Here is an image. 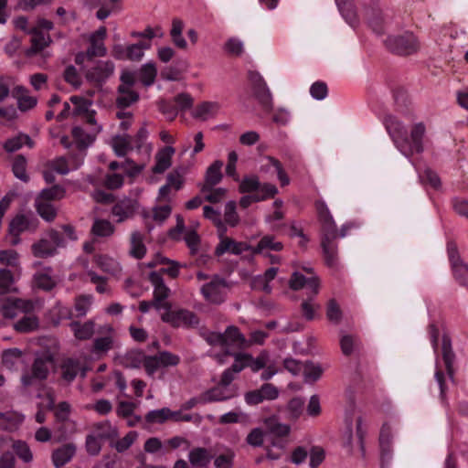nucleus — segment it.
<instances>
[{"label": "nucleus", "mask_w": 468, "mask_h": 468, "mask_svg": "<svg viewBox=\"0 0 468 468\" xmlns=\"http://www.w3.org/2000/svg\"><path fill=\"white\" fill-rule=\"evenodd\" d=\"M318 218L322 224V248L324 251L325 263L329 267H335L337 264V229L335 222L330 213V210L322 199L314 203Z\"/></svg>", "instance_id": "nucleus-1"}, {"label": "nucleus", "mask_w": 468, "mask_h": 468, "mask_svg": "<svg viewBox=\"0 0 468 468\" xmlns=\"http://www.w3.org/2000/svg\"><path fill=\"white\" fill-rule=\"evenodd\" d=\"M229 374H221L220 379L216 386L201 393L203 404L226 401L239 395V388L237 385L232 384Z\"/></svg>", "instance_id": "nucleus-2"}, {"label": "nucleus", "mask_w": 468, "mask_h": 468, "mask_svg": "<svg viewBox=\"0 0 468 468\" xmlns=\"http://www.w3.org/2000/svg\"><path fill=\"white\" fill-rule=\"evenodd\" d=\"M229 290V282L218 275H214L205 283L201 289L204 299L213 304H220L225 302Z\"/></svg>", "instance_id": "nucleus-3"}, {"label": "nucleus", "mask_w": 468, "mask_h": 468, "mask_svg": "<svg viewBox=\"0 0 468 468\" xmlns=\"http://www.w3.org/2000/svg\"><path fill=\"white\" fill-rule=\"evenodd\" d=\"M165 310L166 312L162 314L161 319L163 322L169 324L173 327L190 329L196 328L199 324L198 316L190 310H171V307Z\"/></svg>", "instance_id": "nucleus-4"}, {"label": "nucleus", "mask_w": 468, "mask_h": 468, "mask_svg": "<svg viewBox=\"0 0 468 468\" xmlns=\"http://www.w3.org/2000/svg\"><path fill=\"white\" fill-rule=\"evenodd\" d=\"M385 46L389 51L399 55H411L420 48L416 37L411 33L389 36L385 40Z\"/></svg>", "instance_id": "nucleus-5"}, {"label": "nucleus", "mask_w": 468, "mask_h": 468, "mask_svg": "<svg viewBox=\"0 0 468 468\" xmlns=\"http://www.w3.org/2000/svg\"><path fill=\"white\" fill-rule=\"evenodd\" d=\"M179 363L180 356L168 351L159 352L154 356H143V366L150 377H153L160 368L176 367Z\"/></svg>", "instance_id": "nucleus-6"}, {"label": "nucleus", "mask_w": 468, "mask_h": 468, "mask_svg": "<svg viewBox=\"0 0 468 468\" xmlns=\"http://www.w3.org/2000/svg\"><path fill=\"white\" fill-rule=\"evenodd\" d=\"M98 334L100 336L96 337L92 343L91 352L93 354L102 356L117 346L116 331L112 324L101 325Z\"/></svg>", "instance_id": "nucleus-7"}, {"label": "nucleus", "mask_w": 468, "mask_h": 468, "mask_svg": "<svg viewBox=\"0 0 468 468\" xmlns=\"http://www.w3.org/2000/svg\"><path fill=\"white\" fill-rule=\"evenodd\" d=\"M248 78L250 82L254 97L264 109L271 110L273 104L272 94L262 76L257 71H250Z\"/></svg>", "instance_id": "nucleus-8"}, {"label": "nucleus", "mask_w": 468, "mask_h": 468, "mask_svg": "<svg viewBox=\"0 0 468 468\" xmlns=\"http://www.w3.org/2000/svg\"><path fill=\"white\" fill-rule=\"evenodd\" d=\"M447 253L454 278L461 285L468 286V265L461 258L454 241L447 243Z\"/></svg>", "instance_id": "nucleus-9"}, {"label": "nucleus", "mask_w": 468, "mask_h": 468, "mask_svg": "<svg viewBox=\"0 0 468 468\" xmlns=\"http://www.w3.org/2000/svg\"><path fill=\"white\" fill-rule=\"evenodd\" d=\"M53 359L50 355H42L37 356L32 365V373H26L22 376L21 381L24 386H31L34 383V379H45L47 378L49 368L52 365Z\"/></svg>", "instance_id": "nucleus-10"}, {"label": "nucleus", "mask_w": 468, "mask_h": 468, "mask_svg": "<svg viewBox=\"0 0 468 468\" xmlns=\"http://www.w3.org/2000/svg\"><path fill=\"white\" fill-rule=\"evenodd\" d=\"M114 64L110 60H101L85 72L86 80L94 87H101V85L113 74Z\"/></svg>", "instance_id": "nucleus-11"}, {"label": "nucleus", "mask_w": 468, "mask_h": 468, "mask_svg": "<svg viewBox=\"0 0 468 468\" xmlns=\"http://www.w3.org/2000/svg\"><path fill=\"white\" fill-rule=\"evenodd\" d=\"M303 270L310 274L309 277H305L299 271H294L292 274L290 280V287L292 290H300L302 288H306L311 291V293L314 296L319 292L320 281L319 278L314 275L313 268L311 267H303Z\"/></svg>", "instance_id": "nucleus-12"}, {"label": "nucleus", "mask_w": 468, "mask_h": 468, "mask_svg": "<svg viewBox=\"0 0 468 468\" xmlns=\"http://www.w3.org/2000/svg\"><path fill=\"white\" fill-rule=\"evenodd\" d=\"M149 281L154 286V308L160 310L161 308L169 309L170 303L165 302L169 296L170 289L165 284L164 279L157 271H152L149 274Z\"/></svg>", "instance_id": "nucleus-13"}, {"label": "nucleus", "mask_w": 468, "mask_h": 468, "mask_svg": "<svg viewBox=\"0 0 468 468\" xmlns=\"http://www.w3.org/2000/svg\"><path fill=\"white\" fill-rule=\"evenodd\" d=\"M33 309L34 303L31 301L10 298L1 303L0 314L5 318L13 319L19 313H29Z\"/></svg>", "instance_id": "nucleus-14"}, {"label": "nucleus", "mask_w": 468, "mask_h": 468, "mask_svg": "<svg viewBox=\"0 0 468 468\" xmlns=\"http://www.w3.org/2000/svg\"><path fill=\"white\" fill-rule=\"evenodd\" d=\"M385 126L397 147L408 155L404 151V147L408 144V133L403 123L394 116H388L385 119Z\"/></svg>", "instance_id": "nucleus-15"}, {"label": "nucleus", "mask_w": 468, "mask_h": 468, "mask_svg": "<svg viewBox=\"0 0 468 468\" xmlns=\"http://www.w3.org/2000/svg\"><path fill=\"white\" fill-rule=\"evenodd\" d=\"M106 36L107 29L105 27H100L90 35V46L87 48L89 59H92L94 57H104L107 54V48L104 45Z\"/></svg>", "instance_id": "nucleus-16"}, {"label": "nucleus", "mask_w": 468, "mask_h": 468, "mask_svg": "<svg viewBox=\"0 0 468 468\" xmlns=\"http://www.w3.org/2000/svg\"><path fill=\"white\" fill-rule=\"evenodd\" d=\"M363 5L365 6V15L370 27L373 28L375 32H377L378 34H381L382 16L381 11L378 7V1L363 0Z\"/></svg>", "instance_id": "nucleus-17"}, {"label": "nucleus", "mask_w": 468, "mask_h": 468, "mask_svg": "<svg viewBox=\"0 0 468 468\" xmlns=\"http://www.w3.org/2000/svg\"><path fill=\"white\" fill-rule=\"evenodd\" d=\"M37 227V220L25 214L16 215L9 223V232L12 235H19L25 230H34Z\"/></svg>", "instance_id": "nucleus-18"}, {"label": "nucleus", "mask_w": 468, "mask_h": 468, "mask_svg": "<svg viewBox=\"0 0 468 468\" xmlns=\"http://www.w3.org/2000/svg\"><path fill=\"white\" fill-rule=\"evenodd\" d=\"M250 247L245 242H238L229 238H222L218 245L216 247L215 253L217 256H221L226 252L234 255H239L247 251Z\"/></svg>", "instance_id": "nucleus-19"}, {"label": "nucleus", "mask_w": 468, "mask_h": 468, "mask_svg": "<svg viewBox=\"0 0 468 468\" xmlns=\"http://www.w3.org/2000/svg\"><path fill=\"white\" fill-rule=\"evenodd\" d=\"M136 209V202L132 199H123L116 203L112 208V214L116 221L121 223L132 218Z\"/></svg>", "instance_id": "nucleus-20"}, {"label": "nucleus", "mask_w": 468, "mask_h": 468, "mask_svg": "<svg viewBox=\"0 0 468 468\" xmlns=\"http://www.w3.org/2000/svg\"><path fill=\"white\" fill-rule=\"evenodd\" d=\"M77 447L74 443H66L52 452V463L58 468L69 463L76 454Z\"/></svg>", "instance_id": "nucleus-21"}, {"label": "nucleus", "mask_w": 468, "mask_h": 468, "mask_svg": "<svg viewBox=\"0 0 468 468\" xmlns=\"http://www.w3.org/2000/svg\"><path fill=\"white\" fill-rule=\"evenodd\" d=\"M426 127L423 122L415 123L411 130L408 144H410V153H421L423 151V138L425 136Z\"/></svg>", "instance_id": "nucleus-22"}, {"label": "nucleus", "mask_w": 468, "mask_h": 468, "mask_svg": "<svg viewBox=\"0 0 468 468\" xmlns=\"http://www.w3.org/2000/svg\"><path fill=\"white\" fill-rule=\"evenodd\" d=\"M94 436L104 441H112L119 435L118 430L115 426L108 420L96 422L91 427V431Z\"/></svg>", "instance_id": "nucleus-23"}, {"label": "nucleus", "mask_w": 468, "mask_h": 468, "mask_svg": "<svg viewBox=\"0 0 468 468\" xmlns=\"http://www.w3.org/2000/svg\"><path fill=\"white\" fill-rule=\"evenodd\" d=\"M69 328L76 339L88 340L95 332V323L92 320L84 323L74 321L69 324Z\"/></svg>", "instance_id": "nucleus-24"}, {"label": "nucleus", "mask_w": 468, "mask_h": 468, "mask_svg": "<svg viewBox=\"0 0 468 468\" xmlns=\"http://www.w3.org/2000/svg\"><path fill=\"white\" fill-rule=\"evenodd\" d=\"M219 111V104L215 101H203L202 103L196 106L192 112V116L195 119L201 121H207L214 118Z\"/></svg>", "instance_id": "nucleus-25"}, {"label": "nucleus", "mask_w": 468, "mask_h": 468, "mask_svg": "<svg viewBox=\"0 0 468 468\" xmlns=\"http://www.w3.org/2000/svg\"><path fill=\"white\" fill-rule=\"evenodd\" d=\"M175 154V149L172 146H166L161 149L155 154V165L153 167V172L155 174H162L171 166L172 156Z\"/></svg>", "instance_id": "nucleus-26"}, {"label": "nucleus", "mask_w": 468, "mask_h": 468, "mask_svg": "<svg viewBox=\"0 0 468 468\" xmlns=\"http://www.w3.org/2000/svg\"><path fill=\"white\" fill-rule=\"evenodd\" d=\"M223 163L219 160L215 161L207 170L206 182L201 188L202 193H206L207 189H210L222 179L221 168Z\"/></svg>", "instance_id": "nucleus-27"}, {"label": "nucleus", "mask_w": 468, "mask_h": 468, "mask_svg": "<svg viewBox=\"0 0 468 468\" xmlns=\"http://www.w3.org/2000/svg\"><path fill=\"white\" fill-rule=\"evenodd\" d=\"M72 136L77 145V148L80 152V159L82 160L85 149L93 143L96 135H94L90 132H85L80 127H74L72 129Z\"/></svg>", "instance_id": "nucleus-28"}, {"label": "nucleus", "mask_w": 468, "mask_h": 468, "mask_svg": "<svg viewBox=\"0 0 468 468\" xmlns=\"http://www.w3.org/2000/svg\"><path fill=\"white\" fill-rule=\"evenodd\" d=\"M24 419V415L16 411L0 412V428L5 431H14L22 424Z\"/></svg>", "instance_id": "nucleus-29"}, {"label": "nucleus", "mask_w": 468, "mask_h": 468, "mask_svg": "<svg viewBox=\"0 0 468 468\" xmlns=\"http://www.w3.org/2000/svg\"><path fill=\"white\" fill-rule=\"evenodd\" d=\"M81 372L82 377H85V371L82 370L80 362L74 358H66L61 365V374L63 379L70 382L76 376Z\"/></svg>", "instance_id": "nucleus-30"}, {"label": "nucleus", "mask_w": 468, "mask_h": 468, "mask_svg": "<svg viewBox=\"0 0 468 468\" xmlns=\"http://www.w3.org/2000/svg\"><path fill=\"white\" fill-rule=\"evenodd\" d=\"M212 459L209 451L203 447L193 448L188 453V460L192 466L204 468Z\"/></svg>", "instance_id": "nucleus-31"}, {"label": "nucleus", "mask_w": 468, "mask_h": 468, "mask_svg": "<svg viewBox=\"0 0 468 468\" xmlns=\"http://www.w3.org/2000/svg\"><path fill=\"white\" fill-rule=\"evenodd\" d=\"M223 336L225 337L226 355H232L229 350L231 346L241 347L246 343L244 335L235 326H229L223 334Z\"/></svg>", "instance_id": "nucleus-32"}, {"label": "nucleus", "mask_w": 468, "mask_h": 468, "mask_svg": "<svg viewBox=\"0 0 468 468\" xmlns=\"http://www.w3.org/2000/svg\"><path fill=\"white\" fill-rule=\"evenodd\" d=\"M339 12L352 27L357 24V14L352 0H335Z\"/></svg>", "instance_id": "nucleus-33"}, {"label": "nucleus", "mask_w": 468, "mask_h": 468, "mask_svg": "<svg viewBox=\"0 0 468 468\" xmlns=\"http://www.w3.org/2000/svg\"><path fill=\"white\" fill-rule=\"evenodd\" d=\"M116 97V105L118 108L124 109L130 107L132 104L139 100V94L133 89H124L118 87Z\"/></svg>", "instance_id": "nucleus-34"}, {"label": "nucleus", "mask_w": 468, "mask_h": 468, "mask_svg": "<svg viewBox=\"0 0 468 468\" xmlns=\"http://www.w3.org/2000/svg\"><path fill=\"white\" fill-rule=\"evenodd\" d=\"M234 356V363L232 366L223 371L222 374L229 373V377L233 381L236 378V375L239 374L243 368L248 367V361L251 359V356L249 354L236 353Z\"/></svg>", "instance_id": "nucleus-35"}, {"label": "nucleus", "mask_w": 468, "mask_h": 468, "mask_svg": "<svg viewBox=\"0 0 468 468\" xmlns=\"http://www.w3.org/2000/svg\"><path fill=\"white\" fill-rule=\"evenodd\" d=\"M130 254L135 259H142L146 253V248L144 244V236L139 231H133L130 239Z\"/></svg>", "instance_id": "nucleus-36"}, {"label": "nucleus", "mask_w": 468, "mask_h": 468, "mask_svg": "<svg viewBox=\"0 0 468 468\" xmlns=\"http://www.w3.org/2000/svg\"><path fill=\"white\" fill-rule=\"evenodd\" d=\"M35 206L38 215L47 221H53L57 216V209L48 200L37 197Z\"/></svg>", "instance_id": "nucleus-37"}, {"label": "nucleus", "mask_w": 468, "mask_h": 468, "mask_svg": "<svg viewBox=\"0 0 468 468\" xmlns=\"http://www.w3.org/2000/svg\"><path fill=\"white\" fill-rule=\"evenodd\" d=\"M96 263L101 269V271L112 276H117L122 271V268L119 262L106 255L98 256L96 259Z\"/></svg>", "instance_id": "nucleus-38"}, {"label": "nucleus", "mask_w": 468, "mask_h": 468, "mask_svg": "<svg viewBox=\"0 0 468 468\" xmlns=\"http://www.w3.org/2000/svg\"><path fill=\"white\" fill-rule=\"evenodd\" d=\"M24 144L32 148L34 143L28 135L18 134L7 139L4 144V149L8 153H13L19 150Z\"/></svg>", "instance_id": "nucleus-39"}, {"label": "nucleus", "mask_w": 468, "mask_h": 468, "mask_svg": "<svg viewBox=\"0 0 468 468\" xmlns=\"http://www.w3.org/2000/svg\"><path fill=\"white\" fill-rule=\"evenodd\" d=\"M442 358L449 375H452V365L455 355L452 348L451 338L447 335H443L441 339Z\"/></svg>", "instance_id": "nucleus-40"}, {"label": "nucleus", "mask_w": 468, "mask_h": 468, "mask_svg": "<svg viewBox=\"0 0 468 468\" xmlns=\"http://www.w3.org/2000/svg\"><path fill=\"white\" fill-rule=\"evenodd\" d=\"M177 415H179V412H174L168 408H163L149 411L145 416V420L149 423H164L165 420L173 419L174 416Z\"/></svg>", "instance_id": "nucleus-41"}, {"label": "nucleus", "mask_w": 468, "mask_h": 468, "mask_svg": "<svg viewBox=\"0 0 468 468\" xmlns=\"http://www.w3.org/2000/svg\"><path fill=\"white\" fill-rule=\"evenodd\" d=\"M156 75L157 69L153 62L144 64L139 69V80L146 87L154 84Z\"/></svg>", "instance_id": "nucleus-42"}, {"label": "nucleus", "mask_w": 468, "mask_h": 468, "mask_svg": "<svg viewBox=\"0 0 468 468\" xmlns=\"http://www.w3.org/2000/svg\"><path fill=\"white\" fill-rule=\"evenodd\" d=\"M114 226L106 219H95L92 227L91 233L96 237L106 238L114 233Z\"/></svg>", "instance_id": "nucleus-43"}, {"label": "nucleus", "mask_w": 468, "mask_h": 468, "mask_svg": "<svg viewBox=\"0 0 468 468\" xmlns=\"http://www.w3.org/2000/svg\"><path fill=\"white\" fill-rule=\"evenodd\" d=\"M109 168L112 171L121 169L129 176H134L138 175L142 170V167L140 165H136L133 161L130 159H126L123 162L112 161L110 163Z\"/></svg>", "instance_id": "nucleus-44"}, {"label": "nucleus", "mask_w": 468, "mask_h": 468, "mask_svg": "<svg viewBox=\"0 0 468 468\" xmlns=\"http://www.w3.org/2000/svg\"><path fill=\"white\" fill-rule=\"evenodd\" d=\"M81 161L82 160L80 159V161L75 162L72 166H69L67 159L65 157L60 156L50 161L48 163V167L52 171L57 172L58 174L67 175L71 169H77L80 166Z\"/></svg>", "instance_id": "nucleus-45"}, {"label": "nucleus", "mask_w": 468, "mask_h": 468, "mask_svg": "<svg viewBox=\"0 0 468 468\" xmlns=\"http://www.w3.org/2000/svg\"><path fill=\"white\" fill-rule=\"evenodd\" d=\"M32 251L36 257H49L55 254L56 246L48 239H41L32 245Z\"/></svg>", "instance_id": "nucleus-46"}, {"label": "nucleus", "mask_w": 468, "mask_h": 468, "mask_svg": "<svg viewBox=\"0 0 468 468\" xmlns=\"http://www.w3.org/2000/svg\"><path fill=\"white\" fill-rule=\"evenodd\" d=\"M282 247V242L276 241L272 236L267 235L261 238L258 245L251 249V251L252 253H261L264 250L280 251Z\"/></svg>", "instance_id": "nucleus-47"}, {"label": "nucleus", "mask_w": 468, "mask_h": 468, "mask_svg": "<svg viewBox=\"0 0 468 468\" xmlns=\"http://www.w3.org/2000/svg\"><path fill=\"white\" fill-rule=\"evenodd\" d=\"M151 48L150 42H140L127 46L126 60L140 61L144 55V50Z\"/></svg>", "instance_id": "nucleus-48"}, {"label": "nucleus", "mask_w": 468, "mask_h": 468, "mask_svg": "<svg viewBox=\"0 0 468 468\" xmlns=\"http://www.w3.org/2000/svg\"><path fill=\"white\" fill-rule=\"evenodd\" d=\"M38 319L35 315H25L14 324L15 329L20 333H29L38 328Z\"/></svg>", "instance_id": "nucleus-49"}, {"label": "nucleus", "mask_w": 468, "mask_h": 468, "mask_svg": "<svg viewBox=\"0 0 468 468\" xmlns=\"http://www.w3.org/2000/svg\"><path fill=\"white\" fill-rule=\"evenodd\" d=\"M93 297L91 295L82 294L75 298L74 310L76 317H83L90 310Z\"/></svg>", "instance_id": "nucleus-50"}, {"label": "nucleus", "mask_w": 468, "mask_h": 468, "mask_svg": "<svg viewBox=\"0 0 468 468\" xmlns=\"http://www.w3.org/2000/svg\"><path fill=\"white\" fill-rule=\"evenodd\" d=\"M15 278L11 271L0 269V295L16 291Z\"/></svg>", "instance_id": "nucleus-51"}, {"label": "nucleus", "mask_w": 468, "mask_h": 468, "mask_svg": "<svg viewBox=\"0 0 468 468\" xmlns=\"http://www.w3.org/2000/svg\"><path fill=\"white\" fill-rule=\"evenodd\" d=\"M112 146L118 156H124L132 149L128 135H117L113 137Z\"/></svg>", "instance_id": "nucleus-52"}, {"label": "nucleus", "mask_w": 468, "mask_h": 468, "mask_svg": "<svg viewBox=\"0 0 468 468\" xmlns=\"http://www.w3.org/2000/svg\"><path fill=\"white\" fill-rule=\"evenodd\" d=\"M326 318L335 324H338L343 318V312L335 299H330L326 304Z\"/></svg>", "instance_id": "nucleus-53"}, {"label": "nucleus", "mask_w": 468, "mask_h": 468, "mask_svg": "<svg viewBox=\"0 0 468 468\" xmlns=\"http://www.w3.org/2000/svg\"><path fill=\"white\" fill-rule=\"evenodd\" d=\"M27 159L25 156L19 154L14 159L12 169L16 177L18 179L27 182L29 177L27 174Z\"/></svg>", "instance_id": "nucleus-54"}, {"label": "nucleus", "mask_w": 468, "mask_h": 468, "mask_svg": "<svg viewBox=\"0 0 468 468\" xmlns=\"http://www.w3.org/2000/svg\"><path fill=\"white\" fill-rule=\"evenodd\" d=\"M22 351L18 348H10L4 351L2 355L3 364L9 369H12L20 361Z\"/></svg>", "instance_id": "nucleus-55"}, {"label": "nucleus", "mask_w": 468, "mask_h": 468, "mask_svg": "<svg viewBox=\"0 0 468 468\" xmlns=\"http://www.w3.org/2000/svg\"><path fill=\"white\" fill-rule=\"evenodd\" d=\"M103 441L94 436L92 433H89L85 439V450L90 456H97L100 454L102 448Z\"/></svg>", "instance_id": "nucleus-56"}, {"label": "nucleus", "mask_w": 468, "mask_h": 468, "mask_svg": "<svg viewBox=\"0 0 468 468\" xmlns=\"http://www.w3.org/2000/svg\"><path fill=\"white\" fill-rule=\"evenodd\" d=\"M64 196L65 189L58 185H55L49 188L43 189L38 197L51 202L52 200H59Z\"/></svg>", "instance_id": "nucleus-57"}, {"label": "nucleus", "mask_w": 468, "mask_h": 468, "mask_svg": "<svg viewBox=\"0 0 468 468\" xmlns=\"http://www.w3.org/2000/svg\"><path fill=\"white\" fill-rule=\"evenodd\" d=\"M224 50L230 56L239 57L244 51L243 42L237 37H230L224 44Z\"/></svg>", "instance_id": "nucleus-58"}, {"label": "nucleus", "mask_w": 468, "mask_h": 468, "mask_svg": "<svg viewBox=\"0 0 468 468\" xmlns=\"http://www.w3.org/2000/svg\"><path fill=\"white\" fill-rule=\"evenodd\" d=\"M13 450L16 454L25 463H30L33 459V454L29 449V446L22 441H14Z\"/></svg>", "instance_id": "nucleus-59"}, {"label": "nucleus", "mask_w": 468, "mask_h": 468, "mask_svg": "<svg viewBox=\"0 0 468 468\" xmlns=\"http://www.w3.org/2000/svg\"><path fill=\"white\" fill-rule=\"evenodd\" d=\"M69 100L74 105V109L72 111L74 115L85 114L87 112H90L89 109L92 103L91 101L80 96H71Z\"/></svg>", "instance_id": "nucleus-60"}, {"label": "nucleus", "mask_w": 468, "mask_h": 468, "mask_svg": "<svg viewBox=\"0 0 468 468\" xmlns=\"http://www.w3.org/2000/svg\"><path fill=\"white\" fill-rule=\"evenodd\" d=\"M31 50L38 52L44 49L49 43V37L40 31L35 30L31 37Z\"/></svg>", "instance_id": "nucleus-61"}, {"label": "nucleus", "mask_w": 468, "mask_h": 468, "mask_svg": "<svg viewBox=\"0 0 468 468\" xmlns=\"http://www.w3.org/2000/svg\"><path fill=\"white\" fill-rule=\"evenodd\" d=\"M266 423L271 433L277 437H285L290 433L291 428L287 424L278 422L272 419L268 420Z\"/></svg>", "instance_id": "nucleus-62"}, {"label": "nucleus", "mask_w": 468, "mask_h": 468, "mask_svg": "<svg viewBox=\"0 0 468 468\" xmlns=\"http://www.w3.org/2000/svg\"><path fill=\"white\" fill-rule=\"evenodd\" d=\"M224 219L227 224H229L231 227L236 226L239 221V218L236 211V202L235 201H229L224 209Z\"/></svg>", "instance_id": "nucleus-63"}, {"label": "nucleus", "mask_w": 468, "mask_h": 468, "mask_svg": "<svg viewBox=\"0 0 468 468\" xmlns=\"http://www.w3.org/2000/svg\"><path fill=\"white\" fill-rule=\"evenodd\" d=\"M138 433L136 431H129L123 438L118 440L115 442L114 448L118 452H123L132 446V444L136 441Z\"/></svg>", "instance_id": "nucleus-64"}]
</instances>
